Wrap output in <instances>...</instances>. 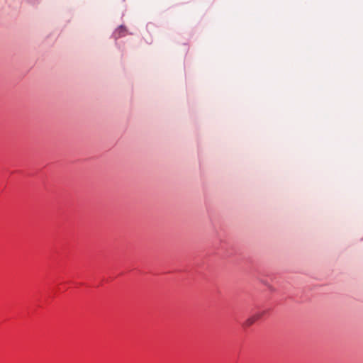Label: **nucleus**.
Instances as JSON below:
<instances>
[{"instance_id":"f257e3e1","label":"nucleus","mask_w":363,"mask_h":363,"mask_svg":"<svg viewBox=\"0 0 363 363\" xmlns=\"http://www.w3.org/2000/svg\"><path fill=\"white\" fill-rule=\"evenodd\" d=\"M264 311H257L249 317L243 323L242 326L244 328H248L252 325L256 321L259 320L262 318V317L265 314Z\"/></svg>"}]
</instances>
